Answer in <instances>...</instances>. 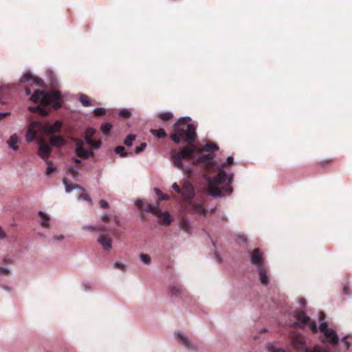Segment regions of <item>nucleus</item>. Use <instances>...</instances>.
I'll use <instances>...</instances> for the list:
<instances>
[{
    "instance_id": "f8f14e48",
    "label": "nucleus",
    "mask_w": 352,
    "mask_h": 352,
    "mask_svg": "<svg viewBox=\"0 0 352 352\" xmlns=\"http://www.w3.org/2000/svg\"><path fill=\"white\" fill-rule=\"evenodd\" d=\"M42 128L41 123L34 122L30 124L26 133V140L28 142H32L38 133V131Z\"/></svg>"
},
{
    "instance_id": "bf43d9fd",
    "label": "nucleus",
    "mask_w": 352,
    "mask_h": 352,
    "mask_svg": "<svg viewBox=\"0 0 352 352\" xmlns=\"http://www.w3.org/2000/svg\"><path fill=\"white\" fill-rule=\"evenodd\" d=\"M25 91L26 95H28V96L31 94L32 91L28 85L26 86V87L25 89Z\"/></svg>"
},
{
    "instance_id": "6e6552de",
    "label": "nucleus",
    "mask_w": 352,
    "mask_h": 352,
    "mask_svg": "<svg viewBox=\"0 0 352 352\" xmlns=\"http://www.w3.org/2000/svg\"><path fill=\"white\" fill-rule=\"evenodd\" d=\"M251 263L257 267H265V258L263 253L258 249L255 248L250 254Z\"/></svg>"
},
{
    "instance_id": "864d4df0",
    "label": "nucleus",
    "mask_w": 352,
    "mask_h": 352,
    "mask_svg": "<svg viewBox=\"0 0 352 352\" xmlns=\"http://www.w3.org/2000/svg\"><path fill=\"white\" fill-rule=\"evenodd\" d=\"M233 163V157L231 156H229L227 158L226 163L223 164V166L225 167L226 165H230Z\"/></svg>"
},
{
    "instance_id": "09e8293b",
    "label": "nucleus",
    "mask_w": 352,
    "mask_h": 352,
    "mask_svg": "<svg viewBox=\"0 0 352 352\" xmlns=\"http://www.w3.org/2000/svg\"><path fill=\"white\" fill-rule=\"evenodd\" d=\"M332 162V160H327L320 161L318 164L321 166H325L330 164Z\"/></svg>"
},
{
    "instance_id": "412c9836",
    "label": "nucleus",
    "mask_w": 352,
    "mask_h": 352,
    "mask_svg": "<svg viewBox=\"0 0 352 352\" xmlns=\"http://www.w3.org/2000/svg\"><path fill=\"white\" fill-rule=\"evenodd\" d=\"M258 274L260 276V280H261V283L264 285H267L269 283V280L266 275L265 267H260L259 269H258Z\"/></svg>"
},
{
    "instance_id": "a878e982",
    "label": "nucleus",
    "mask_w": 352,
    "mask_h": 352,
    "mask_svg": "<svg viewBox=\"0 0 352 352\" xmlns=\"http://www.w3.org/2000/svg\"><path fill=\"white\" fill-rule=\"evenodd\" d=\"M219 149V147L217 146V145L213 144V143H211V142H209V143H207L206 144L203 148L201 149H200L201 151H217Z\"/></svg>"
},
{
    "instance_id": "423d86ee",
    "label": "nucleus",
    "mask_w": 352,
    "mask_h": 352,
    "mask_svg": "<svg viewBox=\"0 0 352 352\" xmlns=\"http://www.w3.org/2000/svg\"><path fill=\"white\" fill-rule=\"evenodd\" d=\"M136 206L139 209H144L146 212L153 213L154 215L159 217L162 223L164 225H169L170 223V215L168 212H162L158 209V203H155V205L151 204H146V205L142 200H138L135 202Z\"/></svg>"
},
{
    "instance_id": "79ce46f5",
    "label": "nucleus",
    "mask_w": 352,
    "mask_h": 352,
    "mask_svg": "<svg viewBox=\"0 0 352 352\" xmlns=\"http://www.w3.org/2000/svg\"><path fill=\"white\" fill-rule=\"evenodd\" d=\"M146 147V143L142 142V143H141V144L140 146L135 147V153L138 154V153H141L142 151H143Z\"/></svg>"
},
{
    "instance_id": "a19ab883",
    "label": "nucleus",
    "mask_w": 352,
    "mask_h": 352,
    "mask_svg": "<svg viewBox=\"0 0 352 352\" xmlns=\"http://www.w3.org/2000/svg\"><path fill=\"white\" fill-rule=\"evenodd\" d=\"M119 114L120 116H122L124 118H128L131 116V112L128 109H126L120 110Z\"/></svg>"
},
{
    "instance_id": "72a5a7b5",
    "label": "nucleus",
    "mask_w": 352,
    "mask_h": 352,
    "mask_svg": "<svg viewBox=\"0 0 352 352\" xmlns=\"http://www.w3.org/2000/svg\"><path fill=\"white\" fill-rule=\"evenodd\" d=\"M115 152L117 154H119L121 157H126L128 153L125 152V148L124 146H118L115 148Z\"/></svg>"
},
{
    "instance_id": "774afa93",
    "label": "nucleus",
    "mask_w": 352,
    "mask_h": 352,
    "mask_svg": "<svg viewBox=\"0 0 352 352\" xmlns=\"http://www.w3.org/2000/svg\"><path fill=\"white\" fill-rule=\"evenodd\" d=\"M214 212V209H212L211 212Z\"/></svg>"
},
{
    "instance_id": "9d476101",
    "label": "nucleus",
    "mask_w": 352,
    "mask_h": 352,
    "mask_svg": "<svg viewBox=\"0 0 352 352\" xmlns=\"http://www.w3.org/2000/svg\"><path fill=\"white\" fill-rule=\"evenodd\" d=\"M294 317L296 321L292 324L293 327H304L310 322L309 317L303 311H296Z\"/></svg>"
},
{
    "instance_id": "7c9ffc66",
    "label": "nucleus",
    "mask_w": 352,
    "mask_h": 352,
    "mask_svg": "<svg viewBox=\"0 0 352 352\" xmlns=\"http://www.w3.org/2000/svg\"><path fill=\"white\" fill-rule=\"evenodd\" d=\"M155 191L158 196V201L156 203L159 204V201L169 199V196L166 194H164L160 189L155 188Z\"/></svg>"
},
{
    "instance_id": "052dcab7",
    "label": "nucleus",
    "mask_w": 352,
    "mask_h": 352,
    "mask_svg": "<svg viewBox=\"0 0 352 352\" xmlns=\"http://www.w3.org/2000/svg\"><path fill=\"white\" fill-rule=\"evenodd\" d=\"M324 318H325L324 314L323 312L320 311V315H319V320L322 321V320H324Z\"/></svg>"
},
{
    "instance_id": "9b49d317",
    "label": "nucleus",
    "mask_w": 352,
    "mask_h": 352,
    "mask_svg": "<svg viewBox=\"0 0 352 352\" xmlns=\"http://www.w3.org/2000/svg\"><path fill=\"white\" fill-rule=\"evenodd\" d=\"M183 199L189 202L192 200L195 195V190L193 186L189 182H185L182 187L181 192Z\"/></svg>"
},
{
    "instance_id": "338daca9",
    "label": "nucleus",
    "mask_w": 352,
    "mask_h": 352,
    "mask_svg": "<svg viewBox=\"0 0 352 352\" xmlns=\"http://www.w3.org/2000/svg\"><path fill=\"white\" fill-rule=\"evenodd\" d=\"M240 239L241 240H243V241H247V239L245 236H240Z\"/></svg>"
},
{
    "instance_id": "6ab92c4d",
    "label": "nucleus",
    "mask_w": 352,
    "mask_h": 352,
    "mask_svg": "<svg viewBox=\"0 0 352 352\" xmlns=\"http://www.w3.org/2000/svg\"><path fill=\"white\" fill-rule=\"evenodd\" d=\"M62 127V122L60 120L56 121L53 124H47L44 127L45 133L53 134L58 132Z\"/></svg>"
},
{
    "instance_id": "2eb2a0df",
    "label": "nucleus",
    "mask_w": 352,
    "mask_h": 352,
    "mask_svg": "<svg viewBox=\"0 0 352 352\" xmlns=\"http://www.w3.org/2000/svg\"><path fill=\"white\" fill-rule=\"evenodd\" d=\"M213 154H204L200 155L197 160H194V164H204L208 169L214 166Z\"/></svg>"
},
{
    "instance_id": "7ed1b4c3",
    "label": "nucleus",
    "mask_w": 352,
    "mask_h": 352,
    "mask_svg": "<svg viewBox=\"0 0 352 352\" xmlns=\"http://www.w3.org/2000/svg\"><path fill=\"white\" fill-rule=\"evenodd\" d=\"M232 182V176L228 175L225 171L220 170L218 174L208 182V190L210 195L214 197L222 196L221 189L217 185H224L222 187V190L226 194H230L232 192V188L230 184Z\"/></svg>"
},
{
    "instance_id": "6e6d98bb",
    "label": "nucleus",
    "mask_w": 352,
    "mask_h": 352,
    "mask_svg": "<svg viewBox=\"0 0 352 352\" xmlns=\"http://www.w3.org/2000/svg\"><path fill=\"white\" fill-rule=\"evenodd\" d=\"M343 293L345 294H349V287L348 285H344L343 287Z\"/></svg>"
},
{
    "instance_id": "5701e85b",
    "label": "nucleus",
    "mask_w": 352,
    "mask_h": 352,
    "mask_svg": "<svg viewBox=\"0 0 352 352\" xmlns=\"http://www.w3.org/2000/svg\"><path fill=\"white\" fill-rule=\"evenodd\" d=\"M18 137L16 134L12 135L8 140V144L10 148L13 150L16 151L18 149Z\"/></svg>"
},
{
    "instance_id": "dca6fc26",
    "label": "nucleus",
    "mask_w": 352,
    "mask_h": 352,
    "mask_svg": "<svg viewBox=\"0 0 352 352\" xmlns=\"http://www.w3.org/2000/svg\"><path fill=\"white\" fill-rule=\"evenodd\" d=\"M76 153L78 157L81 158H88L94 155L93 151L84 148L82 140H77L76 142Z\"/></svg>"
},
{
    "instance_id": "473e14b6",
    "label": "nucleus",
    "mask_w": 352,
    "mask_h": 352,
    "mask_svg": "<svg viewBox=\"0 0 352 352\" xmlns=\"http://www.w3.org/2000/svg\"><path fill=\"white\" fill-rule=\"evenodd\" d=\"M112 129V125L109 123H104L101 126V131L104 135L109 134Z\"/></svg>"
},
{
    "instance_id": "680f3d73",
    "label": "nucleus",
    "mask_w": 352,
    "mask_h": 352,
    "mask_svg": "<svg viewBox=\"0 0 352 352\" xmlns=\"http://www.w3.org/2000/svg\"><path fill=\"white\" fill-rule=\"evenodd\" d=\"M114 221L118 226H120V220L118 217H116V216L114 217Z\"/></svg>"
},
{
    "instance_id": "4d7b16f0",
    "label": "nucleus",
    "mask_w": 352,
    "mask_h": 352,
    "mask_svg": "<svg viewBox=\"0 0 352 352\" xmlns=\"http://www.w3.org/2000/svg\"><path fill=\"white\" fill-rule=\"evenodd\" d=\"M10 115V113L9 112H6V113H0V120L3 119L4 118H6V116H9Z\"/></svg>"
},
{
    "instance_id": "69168bd1",
    "label": "nucleus",
    "mask_w": 352,
    "mask_h": 352,
    "mask_svg": "<svg viewBox=\"0 0 352 352\" xmlns=\"http://www.w3.org/2000/svg\"><path fill=\"white\" fill-rule=\"evenodd\" d=\"M74 162H75L76 164H80L81 163V160H79V159H77V158H74L73 159Z\"/></svg>"
},
{
    "instance_id": "5fc2aeb1",
    "label": "nucleus",
    "mask_w": 352,
    "mask_h": 352,
    "mask_svg": "<svg viewBox=\"0 0 352 352\" xmlns=\"http://www.w3.org/2000/svg\"><path fill=\"white\" fill-rule=\"evenodd\" d=\"M101 219H102V221L104 223H107L110 220V217L108 214L102 215Z\"/></svg>"
},
{
    "instance_id": "39448f33",
    "label": "nucleus",
    "mask_w": 352,
    "mask_h": 352,
    "mask_svg": "<svg viewBox=\"0 0 352 352\" xmlns=\"http://www.w3.org/2000/svg\"><path fill=\"white\" fill-rule=\"evenodd\" d=\"M290 338L293 347L298 351L329 352L328 349L322 348L319 346H316L313 349L307 348L304 336L297 332H292Z\"/></svg>"
},
{
    "instance_id": "c03bdc74",
    "label": "nucleus",
    "mask_w": 352,
    "mask_h": 352,
    "mask_svg": "<svg viewBox=\"0 0 352 352\" xmlns=\"http://www.w3.org/2000/svg\"><path fill=\"white\" fill-rule=\"evenodd\" d=\"M46 162L48 164V166L46 170V175H50L51 173H52L55 170V168L54 167H52L51 162H48L47 160Z\"/></svg>"
},
{
    "instance_id": "4c0bfd02",
    "label": "nucleus",
    "mask_w": 352,
    "mask_h": 352,
    "mask_svg": "<svg viewBox=\"0 0 352 352\" xmlns=\"http://www.w3.org/2000/svg\"><path fill=\"white\" fill-rule=\"evenodd\" d=\"M67 173L74 178H76L78 175V171L73 166L69 167Z\"/></svg>"
},
{
    "instance_id": "de8ad7c7",
    "label": "nucleus",
    "mask_w": 352,
    "mask_h": 352,
    "mask_svg": "<svg viewBox=\"0 0 352 352\" xmlns=\"http://www.w3.org/2000/svg\"><path fill=\"white\" fill-rule=\"evenodd\" d=\"M88 228L90 230L100 231V232H104L105 230L104 227L103 226H99L97 227H89Z\"/></svg>"
},
{
    "instance_id": "49530a36",
    "label": "nucleus",
    "mask_w": 352,
    "mask_h": 352,
    "mask_svg": "<svg viewBox=\"0 0 352 352\" xmlns=\"http://www.w3.org/2000/svg\"><path fill=\"white\" fill-rule=\"evenodd\" d=\"M113 266L116 269L121 270L122 271H125V265L120 262H116Z\"/></svg>"
},
{
    "instance_id": "ddd939ff",
    "label": "nucleus",
    "mask_w": 352,
    "mask_h": 352,
    "mask_svg": "<svg viewBox=\"0 0 352 352\" xmlns=\"http://www.w3.org/2000/svg\"><path fill=\"white\" fill-rule=\"evenodd\" d=\"M20 82L22 83H29L30 85H35L38 87L43 86V81L41 79L34 76L30 72L24 74L21 78Z\"/></svg>"
},
{
    "instance_id": "13d9d810",
    "label": "nucleus",
    "mask_w": 352,
    "mask_h": 352,
    "mask_svg": "<svg viewBox=\"0 0 352 352\" xmlns=\"http://www.w3.org/2000/svg\"><path fill=\"white\" fill-rule=\"evenodd\" d=\"M6 235L2 228L0 227V239L6 238Z\"/></svg>"
},
{
    "instance_id": "bb28decb",
    "label": "nucleus",
    "mask_w": 352,
    "mask_h": 352,
    "mask_svg": "<svg viewBox=\"0 0 352 352\" xmlns=\"http://www.w3.org/2000/svg\"><path fill=\"white\" fill-rule=\"evenodd\" d=\"M150 132H151V133L157 136L159 138H166L167 135L164 129H151Z\"/></svg>"
},
{
    "instance_id": "f03ea898",
    "label": "nucleus",
    "mask_w": 352,
    "mask_h": 352,
    "mask_svg": "<svg viewBox=\"0 0 352 352\" xmlns=\"http://www.w3.org/2000/svg\"><path fill=\"white\" fill-rule=\"evenodd\" d=\"M188 118H181L174 126L173 133L170 135L171 140L176 144L181 140L187 144H194L197 138L196 128L193 124L188 122Z\"/></svg>"
},
{
    "instance_id": "0e129e2a",
    "label": "nucleus",
    "mask_w": 352,
    "mask_h": 352,
    "mask_svg": "<svg viewBox=\"0 0 352 352\" xmlns=\"http://www.w3.org/2000/svg\"><path fill=\"white\" fill-rule=\"evenodd\" d=\"M300 303L302 305V306H305V303H306V301L304 298H301L300 300Z\"/></svg>"
},
{
    "instance_id": "393cba45",
    "label": "nucleus",
    "mask_w": 352,
    "mask_h": 352,
    "mask_svg": "<svg viewBox=\"0 0 352 352\" xmlns=\"http://www.w3.org/2000/svg\"><path fill=\"white\" fill-rule=\"evenodd\" d=\"M179 227L182 230L185 231L187 233H189L190 231V226L186 219L182 218L179 222Z\"/></svg>"
},
{
    "instance_id": "f704fd0d",
    "label": "nucleus",
    "mask_w": 352,
    "mask_h": 352,
    "mask_svg": "<svg viewBox=\"0 0 352 352\" xmlns=\"http://www.w3.org/2000/svg\"><path fill=\"white\" fill-rule=\"evenodd\" d=\"M159 118L164 121H168L173 118V114L170 112L161 113L159 115Z\"/></svg>"
},
{
    "instance_id": "a211bd4d",
    "label": "nucleus",
    "mask_w": 352,
    "mask_h": 352,
    "mask_svg": "<svg viewBox=\"0 0 352 352\" xmlns=\"http://www.w3.org/2000/svg\"><path fill=\"white\" fill-rule=\"evenodd\" d=\"M98 241L105 250H109L112 248V239L107 234H101L98 239Z\"/></svg>"
},
{
    "instance_id": "1a4fd4ad",
    "label": "nucleus",
    "mask_w": 352,
    "mask_h": 352,
    "mask_svg": "<svg viewBox=\"0 0 352 352\" xmlns=\"http://www.w3.org/2000/svg\"><path fill=\"white\" fill-rule=\"evenodd\" d=\"M39 157L45 161H47L52 152V147L45 142L43 138L41 137L38 139Z\"/></svg>"
},
{
    "instance_id": "f3484780",
    "label": "nucleus",
    "mask_w": 352,
    "mask_h": 352,
    "mask_svg": "<svg viewBox=\"0 0 352 352\" xmlns=\"http://www.w3.org/2000/svg\"><path fill=\"white\" fill-rule=\"evenodd\" d=\"M188 204L192 212L203 214V216L204 217L207 215L208 211L204 208L201 204L197 203L193 200H190V201L188 202Z\"/></svg>"
},
{
    "instance_id": "4468645a",
    "label": "nucleus",
    "mask_w": 352,
    "mask_h": 352,
    "mask_svg": "<svg viewBox=\"0 0 352 352\" xmlns=\"http://www.w3.org/2000/svg\"><path fill=\"white\" fill-rule=\"evenodd\" d=\"M96 131L92 128H88L85 131V140L86 142L94 148H99L101 145V140H94L92 137L94 135Z\"/></svg>"
},
{
    "instance_id": "aec40b11",
    "label": "nucleus",
    "mask_w": 352,
    "mask_h": 352,
    "mask_svg": "<svg viewBox=\"0 0 352 352\" xmlns=\"http://www.w3.org/2000/svg\"><path fill=\"white\" fill-rule=\"evenodd\" d=\"M52 146L60 147L66 144V140L60 135H52L50 139Z\"/></svg>"
},
{
    "instance_id": "ea45409f",
    "label": "nucleus",
    "mask_w": 352,
    "mask_h": 352,
    "mask_svg": "<svg viewBox=\"0 0 352 352\" xmlns=\"http://www.w3.org/2000/svg\"><path fill=\"white\" fill-rule=\"evenodd\" d=\"M106 110L104 108H96L94 110V113L96 116H100L104 115Z\"/></svg>"
},
{
    "instance_id": "e2e57ef3",
    "label": "nucleus",
    "mask_w": 352,
    "mask_h": 352,
    "mask_svg": "<svg viewBox=\"0 0 352 352\" xmlns=\"http://www.w3.org/2000/svg\"><path fill=\"white\" fill-rule=\"evenodd\" d=\"M63 239V236L60 235V236H54V240H61Z\"/></svg>"
},
{
    "instance_id": "603ef678",
    "label": "nucleus",
    "mask_w": 352,
    "mask_h": 352,
    "mask_svg": "<svg viewBox=\"0 0 352 352\" xmlns=\"http://www.w3.org/2000/svg\"><path fill=\"white\" fill-rule=\"evenodd\" d=\"M172 187L177 193L180 194L182 188H180L179 186L177 183H174Z\"/></svg>"
},
{
    "instance_id": "0eeeda50",
    "label": "nucleus",
    "mask_w": 352,
    "mask_h": 352,
    "mask_svg": "<svg viewBox=\"0 0 352 352\" xmlns=\"http://www.w3.org/2000/svg\"><path fill=\"white\" fill-rule=\"evenodd\" d=\"M318 329L324 336L321 339L323 344H329L332 346H336L338 344L339 338L336 332L333 329L329 328L326 322H322Z\"/></svg>"
},
{
    "instance_id": "c85d7f7f",
    "label": "nucleus",
    "mask_w": 352,
    "mask_h": 352,
    "mask_svg": "<svg viewBox=\"0 0 352 352\" xmlns=\"http://www.w3.org/2000/svg\"><path fill=\"white\" fill-rule=\"evenodd\" d=\"M63 184L65 186V190L67 192H71L73 189H75V188H81L80 186L78 184H75V185L70 184L68 182L67 179L65 178L63 179Z\"/></svg>"
},
{
    "instance_id": "e433bc0d",
    "label": "nucleus",
    "mask_w": 352,
    "mask_h": 352,
    "mask_svg": "<svg viewBox=\"0 0 352 352\" xmlns=\"http://www.w3.org/2000/svg\"><path fill=\"white\" fill-rule=\"evenodd\" d=\"M352 337L350 336H346L345 337H344L342 339V342L344 344V346L346 347V349L348 350L350 346H351V343L349 341V339H351Z\"/></svg>"
},
{
    "instance_id": "c756f323",
    "label": "nucleus",
    "mask_w": 352,
    "mask_h": 352,
    "mask_svg": "<svg viewBox=\"0 0 352 352\" xmlns=\"http://www.w3.org/2000/svg\"><path fill=\"white\" fill-rule=\"evenodd\" d=\"M80 101L85 107H90L92 105L89 100V98L87 95L81 94L80 96Z\"/></svg>"
},
{
    "instance_id": "20e7f679",
    "label": "nucleus",
    "mask_w": 352,
    "mask_h": 352,
    "mask_svg": "<svg viewBox=\"0 0 352 352\" xmlns=\"http://www.w3.org/2000/svg\"><path fill=\"white\" fill-rule=\"evenodd\" d=\"M196 147L194 144H187L186 146L183 147L179 151L173 150L170 153L171 160L174 165L183 171L190 172L189 168H185L182 161L183 160H194V153L195 152Z\"/></svg>"
},
{
    "instance_id": "8fccbe9b",
    "label": "nucleus",
    "mask_w": 352,
    "mask_h": 352,
    "mask_svg": "<svg viewBox=\"0 0 352 352\" xmlns=\"http://www.w3.org/2000/svg\"><path fill=\"white\" fill-rule=\"evenodd\" d=\"M0 274L5 276H8L10 274V271L7 268L0 267Z\"/></svg>"
},
{
    "instance_id": "a18cd8bd",
    "label": "nucleus",
    "mask_w": 352,
    "mask_h": 352,
    "mask_svg": "<svg viewBox=\"0 0 352 352\" xmlns=\"http://www.w3.org/2000/svg\"><path fill=\"white\" fill-rule=\"evenodd\" d=\"M81 189L83 190V192H82V194L80 195L79 197L80 199H82L85 200V201L91 202V199L90 197L89 196V195L85 193V190L82 188H81Z\"/></svg>"
},
{
    "instance_id": "b1692460",
    "label": "nucleus",
    "mask_w": 352,
    "mask_h": 352,
    "mask_svg": "<svg viewBox=\"0 0 352 352\" xmlns=\"http://www.w3.org/2000/svg\"><path fill=\"white\" fill-rule=\"evenodd\" d=\"M176 337H177V340L180 343L184 344L186 348H188V349H191L192 348L190 342H189V340L186 337H184V336H182L180 333H177L176 335Z\"/></svg>"
},
{
    "instance_id": "58836bf2",
    "label": "nucleus",
    "mask_w": 352,
    "mask_h": 352,
    "mask_svg": "<svg viewBox=\"0 0 352 352\" xmlns=\"http://www.w3.org/2000/svg\"><path fill=\"white\" fill-rule=\"evenodd\" d=\"M140 259H141V261H142L144 263H145V264H146V265L150 264V263H151V257H150V256H149V255H148V254H141V255H140Z\"/></svg>"
},
{
    "instance_id": "c9c22d12",
    "label": "nucleus",
    "mask_w": 352,
    "mask_h": 352,
    "mask_svg": "<svg viewBox=\"0 0 352 352\" xmlns=\"http://www.w3.org/2000/svg\"><path fill=\"white\" fill-rule=\"evenodd\" d=\"M267 351L269 352H286L285 349L282 348H276L274 344H269L267 345Z\"/></svg>"
},
{
    "instance_id": "4be33fe9",
    "label": "nucleus",
    "mask_w": 352,
    "mask_h": 352,
    "mask_svg": "<svg viewBox=\"0 0 352 352\" xmlns=\"http://www.w3.org/2000/svg\"><path fill=\"white\" fill-rule=\"evenodd\" d=\"M38 215L41 219V226L43 228H49L50 226V217L42 211L38 212Z\"/></svg>"
},
{
    "instance_id": "f257e3e1",
    "label": "nucleus",
    "mask_w": 352,
    "mask_h": 352,
    "mask_svg": "<svg viewBox=\"0 0 352 352\" xmlns=\"http://www.w3.org/2000/svg\"><path fill=\"white\" fill-rule=\"evenodd\" d=\"M30 100L39 105L36 107H30V111L39 113L42 116H46L50 112L47 107L51 106L55 109L61 107L60 95L58 91L46 92L36 89L30 97Z\"/></svg>"
},
{
    "instance_id": "3c124183",
    "label": "nucleus",
    "mask_w": 352,
    "mask_h": 352,
    "mask_svg": "<svg viewBox=\"0 0 352 352\" xmlns=\"http://www.w3.org/2000/svg\"><path fill=\"white\" fill-rule=\"evenodd\" d=\"M100 206L102 208H109V204L103 199H101L99 202Z\"/></svg>"
},
{
    "instance_id": "37998d69",
    "label": "nucleus",
    "mask_w": 352,
    "mask_h": 352,
    "mask_svg": "<svg viewBox=\"0 0 352 352\" xmlns=\"http://www.w3.org/2000/svg\"><path fill=\"white\" fill-rule=\"evenodd\" d=\"M309 326V328L311 330V331L314 333H316L318 332V327L316 326V324L315 322H311L310 320V322L308 323Z\"/></svg>"
},
{
    "instance_id": "2f4dec72",
    "label": "nucleus",
    "mask_w": 352,
    "mask_h": 352,
    "mask_svg": "<svg viewBox=\"0 0 352 352\" xmlns=\"http://www.w3.org/2000/svg\"><path fill=\"white\" fill-rule=\"evenodd\" d=\"M135 139V135L133 134L129 135L124 141V144L127 146H131L133 144V142Z\"/></svg>"
},
{
    "instance_id": "cd10ccee",
    "label": "nucleus",
    "mask_w": 352,
    "mask_h": 352,
    "mask_svg": "<svg viewBox=\"0 0 352 352\" xmlns=\"http://www.w3.org/2000/svg\"><path fill=\"white\" fill-rule=\"evenodd\" d=\"M169 289L173 295L179 296L182 293V287L179 285H170Z\"/></svg>"
}]
</instances>
